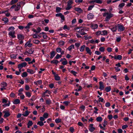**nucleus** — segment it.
Listing matches in <instances>:
<instances>
[{
	"label": "nucleus",
	"instance_id": "nucleus-1",
	"mask_svg": "<svg viewBox=\"0 0 133 133\" xmlns=\"http://www.w3.org/2000/svg\"><path fill=\"white\" fill-rule=\"evenodd\" d=\"M117 26V30L118 31H122L125 29V27H124L123 25L121 24H118Z\"/></svg>",
	"mask_w": 133,
	"mask_h": 133
},
{
	"label": "nucleus",
	"instance_id": "nucleus-2",
	"mask_svg": "<svg viewBox=\"0 0 133 133\" xmlns=\"http://www.w3.org/2000/svg\"><path fill=\"white\" fill-rule=\"evenodd\" d=\"M27 65V63L25 62L22 63L21 64H19L18 65V68L21 69L23 67H25Z\"/></svg>",
	"mask_w": 133,
	"mask_h": 133
},
{
	"label": "nucleus",
	"instance_id": "nucleus-3",
	"mask_svg": "<svg viewBox=\"0 0 133 133\" xmlns=\"http://www.w3.org/2000/svg\"><path fill=\"white\" fill-rule=\"evenodd\" d=\"M31 41L29 40L24 45V47L25 48L27 47V46H28V47H30L32 45V44L30 43Z\"/></svg>",
	"mask_w": 133,
	"mask_h": 133
},
{
	"label": "nucleus",
	"instance_id": "nucleus-4",
	"mask_svg": "<svg viewBox=\"0 0 133 133\" xmlns=\"http://www.w3.org/2000/svg\"><path fill=\"white\" fill-rule=\"evenodd\" d=\"M99 89L101 90H103L104 89V86L103 84V83L102 82L100 81L99 82Z\"/></svg>",
	"mask_w": 133,
	"mask_h": 133
},
{
	"label": "nucleus",
	"instance_id": "nucleus-5",
	"mask_svg": "<svg viewBox=\"0 0 133 133\" xmlns=\"http://www.w3.org/2000/svg\"><path fill=\"white\" fill-rule=\"evenodd\" d=\"M15 32V31H10L9 33V35L11 36L12 38H15L16 37V36L14 35Z\"/></svg>",
	"mask_w": 133,
	"mask_h": 133
},
{
	"label": "nucleus",
	"instance_id": "nucleus-6",
	"mask_svg": "<svg viewBox=\"0 0 133 133\" xmlns=\"http://www.w3.org/2000/svg\"><path fill=\"white\" fill-rule=\"evenodd\" d=\"M93 124H90L89 125L90 128L89 130L91 132L93 131L95 129V128L93 127Z\"/></svg>",
	"mask_w": 133,
	"mask_h": 133
},
{
	"label": "nucleus",
	"instance_id": "nucleus-7",
	"mask_svg": "<svg viewBox=\"0 0 133 133\" xmlns=\"http://www.w3.org/2000/svg\"><path fill=\"white\" fill-rule=\"evenodd\" d=\"M113 15L110 13H108L107 12L104 13L103 15L104 17L107 16V17H112L113 16Z\"/></svg>",
	"mask_w": 133,
	"mask_h": 133
},
{
	"label": "nucleus",
	"instance_id": "nucleus-8",
	"mask_svg": "<svg viewBox=\"0 0 133 133\" xmlns=\"http://www.w3.org/2000/svg\"><path fill=\"white\" fill-rule=\"evenodd\" d=\"M98 25L97 24H92L91 25L90 27L93 29H95L97 28Z\"/></svg>",
	"mask_w": 133,
	"mask_h": 133
},
{
	"label": "nucleus",
	"instance_id": "nucleus-9",
	"mask_svg": "<svg viewBox=\"0 0 133 133\" xmlns=\"http://www.w3.org/2000/svg\"><path fill=\"white\" fill-rule=\"evenodd\" d=\"M17 38L19 40L23 39L24 38V37L23 35L19 34L17 35Z\"/></svg>",
	"mask_w": 133,
	"mask_h": 133
},
{
	"label": "nucleus",
	"instance_id": "nucleus-10",
	"mask_svg": "<svg viewBox=\"0 0 133 133\" xmlns=\"http://www.w3.org/2000/svg\"><path fill=\"white\" fill-rule=\"evenodd\" d=\"M85 50L88 54H89L90 55H91L92 54V52L90 49L88 47L85 48Z\"/></svg>",
	"mask_w": 133,
	"mask_h": 133
},
{
	"label": "nucleus",
	"instance_id": "nucleus-11",
	"mask_svg": "<svg viewBox=\"0 0 133 133\" xmlns=\"http://www.w3.org/2000/svg\"><path fill=\"white\" fill-rule=\"evenodd\" d=\"M30 112L26 110L25 111V112H24L22 114V115L25 117L27 116L29 114V113H30Z\"/></svg>",
	"mask_w": 133,
	"mask_h": 133
},
{
	"label": "nucleus",
	"instance_id": "nucleus-12",
	"mask_svg": "<svg viewBox=\"0 0 133 133\" xmlns=\"http://www.w3.org/2000/svg\"><path fill=\"white\" fill-rule=\"evenodd\" d=\"M122 56L121 55H118L117 56H115L114 58L115 59L120 60L122 59Z\"/></svg>",
	"mask_w": 133,
	"mask_h": 133
},
{
	"label": "nucleus",
	"instance_id": "nucleus-13",
	"mask_svg": "<svg viewBox=\"0 0 133 133\" xmlns=\"http://www.w3.org/2000/svg\"><path fill=\"white\" fill-rule=\"evenodd\" d=\"M3 112L5 113V114L4 115V117H7L10 116V114L8 112H6L5 111H3Z\"/></svg>",
	"mask_w": 133,
	"mask_h": 133
},
{
	"label": "nucleus",
	"instance_id": "nucleus-14",
	"mask_svg": "<svg viewBox=\"0 0 133 133\" xmlns=\"http://www.w3.org/2000/svg\"><path fill=\"white\" fill-rule=\"evenodd\" d=\"M55 51H52L50 53V58H52L55 55Z\"/></svg>",
	"mask_w": 133,
	"mask_h": 133
},
{
	"label": "nucleus",
	"instance_id": "nucleus-15",
	"mask_svg": "<svg viewBox=\"0 0 133 133\" xmlns=\"http://www.w3.org/2000/svg\"><path fill=\"white\" fill-rule=\"evenodd\" d=\"M27 72L31 74H33L35 72L34 71L32 70L29 69H27Z\"/></svg>",
	"mask_w": 133,
	"mask_h": 133
},
{
	"label": "nucleus",
	"instance_id": "nucleus-16",
	"mask_svg": "<svg viewBox=\"0 0 133 133\" xmlns=\"http://www.w3.org/2000/svg\"><path fill=\"white\" fill-rule=\"evenodd\" d=\"M33 123L32 121H29L27 124V127L28 128H29L30 127L32 126L33 125Z\"/></svg>",
	"mask_w": 133,
	"mask_h": 133
},
{
	"label": "nucleus",
	"instance_id": "nucleus-17",
	"mask_svg": "<svg viewBox=\"0 0 133 133\" xmlns=\"http://www.w3.org/2000/svg\"><path fill=\"white\" fill-rule=\"evenodd\" d=\"M108 34L107 31L106 30H104L101 31V35H106Z\"/></svg>",
	"mask_w": 133,
	"mask_h": 133
},
{
	"label": "nucleus",
	"instance_id": "nucleus-18",
	"mask_svg": "<svg viewBox=\"0 0 133 133\" xmlns=\"http://www.w3.org/2000/svg\"><path fill=\"white\" fill-rule=\"evenodd\" d=\"M85 47V45H83L82 46H81L80 48V51L82 52L84 51V49Z\"/></svg>",
	"mask_w": 133,
	"mask_h": 133
},
{
	"label": "nucleus",
	"instance_id": "nucleus-19",
	"mask_svg": "<svg viewBox=\"0 0 133 133\" xmlns=\"http://www.w3.org/2000/svg\"><path fill=\"white\" fill-rule=\"evenodd\" d=\"M3 13H5L6 16L7 17L9 16L10 15V14L8 12V11H5L4 12H1V13L0 12V14Z\"/></svg>",
	"mask_w": 133,
	"mask_h": 133
},
{
	"label": "nucleus",
	"instance_id": "nucleus-20",
	"mask_svg": "<svg viewBox=\"0 0 133 133\" xmlns=\"http://www.w3.org/2000/svg\"><path fill=\"white\" fill-rule=\"evenodd\" d=\"M20 101L18 99H15L13 102L14 104H17L20 103Z\"/></svg>",
	"mask_w": 133,
	"mask_h": 133
},
{
	"label": "nucleus",
	"instance_id": "nucleus-21",
	"mask_svg": "<svg viewBox=\"0 0 133 133\" xmlns=\"http://www.w3.org/2000/svg\"><path fill=\"white\" fill-rule=\"evenodd\" d=\"M111 88L110 86H108L106 87L105 89V90L107 92H108L110 91Z\"/></svg>",
	"mask_w": 133,
	"mask_h": 133
},
{
	"label": "nucleus",
	"instance_id": "nucleus-22",
	"mask_svg": "<svg viewBox=\"0 0 133 133\" xmlns=\"http://www.w3.org/2000/svg\"><path fill=\"white\" fill-rule=\"evenodd\" d=\"M46 103L47 104L49 105L52 103V102L50 99H48L46 100Z\"/></svg>",
	"mask_w": 133,
	"mask_h": 133
},
{
	"label": "nucleus",
	"instance_id": "nucleus-23",
	"mask_svg": "<svg viewBox=\"0 0 133 133\" xmlns=\"http://www.w3.org/2000/svg\"><path fill=\"white\" fill-rule=\"evenodd\" d=\"M117 25H115V26L110 28V29L113 32H114L116 31L117 29Z\"/></svg>",
	"mask_w": 133,
	"mask_h": 133
},
{
	"label": "nucleus",
	"instance_id": "nucleus-24",
	"mask_svg": "<svg viewBox=\"0 0 133 133\" xmlns=\"http://www.w3.org/2000/svg\"><path fill=\"white\" fill-rule=\"evenodd\" d=\"M55 79L56 80L59 81L60 79V77L58 76L57 74L55 75Z\"/></svg>",
	"mask_w": 133,
	"mask_h": 133
},
{
	"label": "nucleus",
	"instance_id": "nucleus-25",
	"mask_svg": "<svg viewBox=\"0 0 133 133\" xmlns=\"http://www.w3.org/2000/svg\"><path fill=\"white\" fill-rule=\"evenodd\" d=\"M59 43L60 46L61 47L64 45L65 42L63 41H60L59 42Z\"/></svg>",
	"mask_w": 133,
	"mask_h": 133
},
{
	"label": "nucleus",
	"instance_id": "nucleus-26",
	"mask_svg": "<svg viewBox=\"0 0 133 133\" xmlns=\"http://www.w3.org/2000/svg\"><path fill=\"white\" fill-rule=\"evenodd\" d=\"M34 51V50L33 49L31 48L28 51V53L29 54H32Z\"/></svg>",
	"mask_w": 133,
	"mask_h": 133
},
{
	"label": "nucleus",
	"instance_id": "nucleus-27",
	"mask_svg": "<svg viewBox=\"0 0 133 133\" xmlns=\"http://www.w3.org/2000/svg\"><path fill=\"white\" fill-rule=\"evenodd\" d=\"M74 45H71L67 49L69 51H70L72 49H74Z\"/></svg>",
	"mask_w": 133,
	"mask_h": 133
},
{
	"label": "nucleus",
	"instance_id": "nucleus-28",
	"mask_svg": "<svg viewBox=\"0 0 133 133\" xmlns=\"http://www.w3.org/2000/svg\"><path fill=\"white\" fill-rule=\"evenodd\" d=\"M2 21H4V23H6L8 21V20L6 17H4L2 19Z\"/></svg>",
	"mask_w": 133,
	"mask_h": 133
},
{
	"label": "nucleus",
	"instance_id": "nucleus-29",
	"mask_svg": "<svg viewBox=\"0 0 133 133\" xmlns=\"http://www.w3.org/2000/svg\"><path fill=\"white\" fill-rule=\"evenodd\" d=\"M96 119L97 122H100L102 121V118L101 117H98Z\"/></svg>",
	"mask_w": 133,
	"mask_h": 133
},
{
	"label": "nucleus",
	"instance_id": "nucleus-30",
	"mask_svg": "<svg viewBox=\"0 0 133 133\" xmlns=\"http://www.w3.org/2000/svg\"><path fill=\"white\" fill-rule=\"evenodd\" d=\"M55 121L56 123H58L61 122V119L59 118H56L55 119Z\"/></svg>",
	"mask_w": 133,
	"mask_h": 133
},
{
	"label": "nucleus",
	"instance_id": "nucleus-31",
	"mask_svg": "<svg viewBox=\"0 0 133 133\" xmlns=\"http://www.w3.org/2000/svg\"><path fill=\"white\" fill-rule=\"evenodd\" d=\"M32 25V23L31 22L29 23L28 24L27 26L25 27V29H29L30 28V26Z\"/></svg>",
	"mask_w": 133,
	"mask_h": 133
},
{
	"label": "nucleus",
	"instance_id": "nucleus-32",
	"mask_svg": "<svg viewBox=\"0 0 133 133\" xmlns=\"http://www.w3.org/2000/svg\"><path fill=\"white\" fill-rule=\"evenodd\" d=\"M37 124L39 125L40 126H42L44 124L43 122L41 121H39L37 123Z\"/></svg>",
	"mask_w": 133,
	"mask_h": 133
},
{
	"label": "nucleus",
	"instance_id": "nucleus-33",
	"mask_svg": "<svg viewBox=\"0 0 133 133\" xmlns=\"http://www.w3.org/2000/svg\"><path fill=\"white\" fill-rule=\"evenodd\" d=\"M58 62V61L57 60H53L51 62V63L57 64Z\"/></svg>",
	"mask_w": 133,
	"mask_h": 133
},
{
	"label": "nucleus",
	"instance_id": "nucleus-34",
	"mask_svg": "<svg viewBox=\"0 0 133 133\" xmlns=\"http://www.w3.org/2000/svg\"><path fill=\"white\" fill-rule=\"evenodd\" d=\"M17 55L12 54L10 55V57L11 58L15 59L16 58Z\"/></svg>",
	"mask_w": 133,
	"mask_h": 133
},
{
	"label": "nucleus",
	"instance_id": "nucleus-35",
	"mask_svg": "<svg viewBox=\"0 0 133 133\" xmlns=\"http://www.w3.org/2000/svg\"><path fill=\"white\" fill-rule=\"evenodd\" d=\"M27 75V73L26 72H24L22 73V76L23 77H26Z\"/></svg>",
	"mask_w": 133,
	"mask_h": 133
},
{
	"label": "nucleus",
	"instance_id": "nucleus-36",
	"mask_svg": "<svg viewBox=\"0 0 133 133\" xmlns=\"http://www.w3.org/2000/svg\"><path fill=\"white\" fill-rule=\"evenodd\" d=\"M33 42L34 43L38 44L40 42V41L37 39H34L33 40Z\"/></svg>",
	"mask_w": 133,
	"mask_h": 133
},
{
	"label": "nucleus",
	"instance_id": "nucleus-37",
	"mask_svg": "<svg viewBox=\"0 0 133 133\" xmlns=\"http://www.w3.org/2000/svg\"><path fill=\"white\" fill-rule=\"evenodd\" d=\"M75 10L76 11H77L79 13L81 12L82 11L81 9L79 8H75Z\"/></svg>",
	"mask_w": 133,
	"mask_h": 133
},
{
	"label": "nucleus",
	"instance_id": "nucleus-38",
	"mask_svg": "<svg viewBox=\"0 0 133 133\" xmlns=\"http://www.w3.org/2000/svg\"><path fill=\"white\" fill-rule=\"evenodd\" d=\"M121 36L119 37H116V41L118 42H119L121 40Z\"/></svg>",
	"mask_w": 133,
	"mask_h": 133
},
{
	"label": "nucleus",
	"instance_id": "nucleus-39",
	"mask_svg": "<svg viewBox=\"0 0 133 133\" xmlns=\"http://www.w3.org/2000/svg\"><path fill=\"white\" fill-rule=\"evenodd\" d=\"M25 94L28 97H30L31 96V94L29 92H25Z\"/></svg>",
	"mask_w": 133,
	"mask_h": 133
},
{
	"label": "nucleus",
	"instance_id": "nucleus-40",
	"mask_svg": "<svg viewBox=\"0 0 133 133\" xmlns=\"http://www.w3.org/2000/svg\"><path fill=\"white\" fill-rule=\"evenodd\" d=\"M61 9V8L59 7H57L56 9V12L57 13L58 12L60 11Z\"/></svg>",
	"mask_w": 133,
	"mask_h": 133
},
{
	"label": "nucleus",
	"instance_id": "nucleus-41",
	"mask_svg": "<svg viewBox=\"0 0 133 133\" xmlns=\"http://www.w3.org/2000/svg\"><path fill=\"white\" fill-rule=\"evenodd\" d=\"M37 34L39 33L40 32L41 30V28L39 27H38L37 29Z\"/></svg>",
	"mask_w": 133,
	"mask_h": 133
},
{
	"label": "nucleus",
	"instance_id": "nucleus-42",
	"mask_svg": "<svg viewBox=\"0 0 133 133\" xmlns=\"http://www.w3.org/2000/svg\"><path fill=\"white\" fill-rule=\"evenodd\" d=\"M56 50L58 52H59L61 51L62 49L60 48H57L56 49Z\"/></svg>",
	"mask_w": 133,
	"mask_h": 133
},
{
	"label": "nucleus",
	"instance_id": "nucleus-43",
	"mask_svg": "<svg viewBox=\"0 0 133 133\" xmlns=\"http://www.w3.org/2000/svg\"><path fill=\"white\" fill-rule=\"evenodd\" d=\"M43 116L45 118H47L48 116V114L46 113H45L44 114Z\"/></svg>",
	"mask_w": 133,
	"mask_h": 133
},
{
	"label": "nucleus",
	"instance_id": "nucleus-44",
	"mask_svg": "<svg viewBox=\"0 0 133 133\" xmlns=\"http://www.w3.org/2000/svg\"><path fill=\"white\" fill-rule=\"evenodd\" d=\"M94 2L97 3L99 4H101L102 3V1L100 0H94Z\"/></svg>",
	"mask_w": 133,
	"mask_h": 133
},
{
	"label": "nucleus",
	"instance_id": "nucleus-45",
	"mask_svg": "<svg viewBox=\"0 0 133 133\" xmlns=\"http://www.w3.org/2000/svg\"><path fill=\"white\" fill-rule=\"evenodd\" d=\"M99 49L101 51L103 52L104 51L105 48L104 47H100Z\"/></svg>",
	"mask_w": 133,
	"mask_h": 133
},
{
	"label": "nucleus",
	"instance_id": "nucleus-46",
	"mask_svg": "<svg viewBox=\"0 0 133 133\" xmlns=\"http://www.w3.org/2000/svg\"><path fill=\"white\" fill-rule=\"evenodd\" d=\"M70 72L72 74L75 76H76V74H77V72L74 71H70Z\"/></svg>",
	"mask_w": 133,
	"mask_h": 133
},
{
	"label": "nucleus",
	"instance_id": "nucleus-47",
	"mask_svg": "<svg viewBox=\"0 0 133 133\" xmlns=\"http://www.w3.org/2000/svg\"><path fill=\"white\" fill-rule=\"evenodd\" d=\"M2 85H3V87H6L7 86V83L6 82H3L2 83Z\"/></svg>",
	"mask_w": 133,
	"mask_h": 133
},
{
	"label": "nucleus",
	"instance_id": "nucleus-48",
	"mask_svg": "<svg viewBox=\"0 0 133 133\" xmlns=\"http://www.w3.org/2000/svg\"><path fill=\"white\" fill-rule=\"evenodd\" d=\"M73 2L72 0H69L68 2V5H70L72 4Z\"/></svg>",
	"mask_w": 133,
	"mask_h": 133
},
{
	"label": "nucleus",
	"instance_id": "nucleus-49",
	"mask_svg": "<svg viewBox=\"0 0 133 133\" xmlns=\"http://www.w3.org/2000/svg\"><path fill=\"white\" fill-rule=\"evenodd\" d=\"M68 63V62L66 60L62 62V64L64 65H65Z\"/></svg>",
	"mask_w": 133,
	"mask_h": 133
},
{
	"label": "nucleus",
	"instance_id": "nucleus-50",
	"mask_svg": "<svg viewBox=\"0 0 133 133\" xmlns=\"http://www.w3.org/2000/svg\"><path fill=\"white\" fill-rule=\"evenodd\" d=\"M107 50L108 52H110L112 51V49L111 48H107Z\"/></svg>",
	"mask_w": 133,
	"mask_h": 133
},
{
	"label": "nucleus",
	"instance_id": "nucleus-51",
	"mask_svg": "<svg viewBox=\"0 0 133 133\" xmlns=\"http://www.w3.org/2000/svg\"><path fill=\"white\" fill-rule=\"evenodd\" d=\"M79 88L78 89H76L75 90V91H78L81 90L82 89V88L81 86H79Z\"/></svg>",
	"mask_w": 133,
	"mask_h": 133
},
{
	"label": "nucleus",
	"instance_id": "nucleus-52",
	"mask_svg": "<svg viewBox=\"0 0 133 133\" xmlns=\"http://www.w3.org/2000/svg\"><path fill=\"white\" fill-rule=\"evenodd\" d=\"M96 34L97 36L99 35H101V31H97L96 32Z\"/></svg>",
	"mask_w": 133,
	"mask_h": 133
},
{
	"label": "nucleus",
	"instance_id": "nucleus-53",
	"mask_svg": "<svg viewBox=\"0 0 133 133\" xmlns=\"http://www.w3.org/2000/svg\"><path fill=\"white\" fill-rule=\"evenodd\" d=\"M69 129L70 131L72 133H73L74 131V129L73 127H70Z\"/></svg>",
	"mask_w": 133,
	"mask_h": 133
},
{
	"label": "nucleus",
	"instance_id": "nucleus-54",
	"mask_svg": "<svg viewBox=\"0 0 133 133\" xmlns=\"http://www.w3.org/2000/svg\"><path fill=\"white\" fill-rule=\"evenodd\" d=\"M98 100L99 102H103L104 101V99L103 98H102L101 97H100L99 98Z\"/></svg>",
	"mask_w": 133,
	"mask_h": 133
},
{
	"label": "nucleus",
	"instance_id": "nucleus-55",
	"mask_svg": "<svg viewBox=\"0 0 133 133\" xmlns=\"http://www.w3.org/2000/svg\"><path fill=\"white\" fill-rule=\"evenodd\" d=\"M69 102L68 101H64L63 102V104H64L65 105L67 106L68 105Z\"/></svg>",
	"mask_w": 133,
	"mask_h": 133
},
{
	"label": "nucleus",
	"instance_id": "nucleus-56",
	"mask_svg": "<svg viewBox=\"0 0 133 133\" xmlns=\"http://www.w3.org/2000/svg\"><path fill=\"white\" fill-rule=\"evenodd\" d=\"M6 77L7 78H10V79H12L13 78L12 76V75H7L6 76Z\"/></svg>",
	"mask_w": 133,
	"mask_h": 133
},
{
	"label": "nucleus",
	"instance_id": "nucleus-57",
	"mask_svg": "<svg viewBox=\"0 0 133 133\" xmlns=\"http://www.w3.org/2000/svg\"><path fill=\"white\" fill-rule=\"evenodd\" d=\"M56 17H64L61 13L56 14Z\"/></svg>",
	"mask_w": 133,
	"mask_h": 133
},
{
	"label": "nucleus",
	"instance_id": "nucleus-58",
	"mask_svg": "<svg viewBox=\"0 0 133 133\" xmlns=\"http://www.w3.org/2000/svg\"><path fill=\"white\" fill-rule=\"evenodd\" d=\"M25 60L26 61L29 62L31 61V59L30 58L27 57L25 58Z\"/></svg>",
	"mask_w": 133,
	"mask_h": 133
},
{
	"label": "nucleus",
	"instance_id": "nucleus-59",
	"mask_svg": "<svg viewBox=\"0 0 133 133\" xmlns=\"http://www.w3.org/2000/svg\"><path fill=\"white\" fill-rule=\"evenodd\" d=\"M15 94L13 92H11L10 94V96L11 97H14L15 96Z\"/></svg>",
	"mask_w": 133,
	"mask_h": 133
},
{
	"label": "nucleus",
	"instance_id": "nucleus-60",
	"mask_svg": "<svg viewBox=\"0 0 133 133\" xmlns=\"http://www.w3.org/2000/svg\"><path fill=\"white\" fill-rule=\"evenodd\" d=\"M110 104L109 102H107L105 104V106L107 107H110Z\"/></svg>",
	"mask_w": 133,
	"mask_h": 133
},
{
	"label": "nucleus",
	"instance_id": "nucleus-61",
	"mask_svg": "<svg viewBox=\"0 0 133 133\" xmlns=\"http://www.w3.org/2000/svg\"><path fill=\"white\" fill-rule=\"evenodd\" d=\"M76 42V41L75 39H70L69 40V42L70 43H72L75 42Z\"/></svg>",
	"mask_w": 133,
	"mask_h": 133
},
{
	"label": "nucleus",
	"instance_id": "nucleus-62",
	"mask_svg": "<svg viewBox=\"0 0 133 133\" xmlns=\"http://www.w3.org/2000/svg\"><path fill=\"white\" fill-rule=\"evenodd\" d=\"M81 44L79 43H76L75 44V46L77 47H79L80 45Z\"/></svg>",
	"mask_w": 133,
	"mask_h": 133
},
{
	"label": "nucleus",
	"instance_id": "nucleus-63",
	"mask_svg": "<svg viewBox=\"0 0 133 133\" xmlns=\"http://www.w3.org/2000/svg\"><path fill=\"white\" fill-rule=\"evenodd\" d=\"M30 89V87L29 85H26L25 86V89L26 90H28Z\"/></svg>",
	"mask_w": 133,
	"mask_h": 133
},
{
	"label": "nucleus",
	"instance_id": "nucleus-64",
	"mask_svg": "<svg viewBox=\"0 0 133 133\" xmlns=\"http://www.w3.org/2000/svg\"><path fill=\"white\" fill-rule=\"evenodd\" d=\"M60 35L63 37H66L67 36V35L65 34H61Z\"/></svg>",
	"mask_w": 133,
	"mask_h": 133
}]
</instances>
